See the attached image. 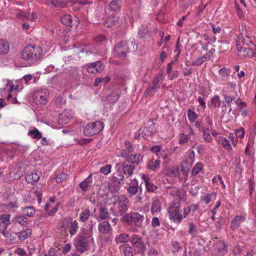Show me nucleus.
Listing matches in <instances>:
<instances>
[{
    "mask_svg": "<svg viewBox=\"0 0 256 256\" xmlns=\"http://www.w3.org/2000/svg\"><path fill=\"white\" fill-rule=\"evenodd\" d=\"M16 16L18 19L24 20H28L30 16V12H26L24 11L20 10L16 14Z\"/></svg>",
    "mask_w": 256,
    "mask_h": 256,
    "instance_id": "41",
    "label": "nucleus"
},
{
    "mask_svg": "<svg viewBox=\"0 0 256 256\" xmlns=\"http://www.w3.org/2000/svg\"><path fill=\"white\" fill-rule=\"evenodd\" d=\"M228 138L234 146H236L237 145L238 142V138L234 133H230L228 136Z\"/></svg>",
    "mask_w": 256,
    "mask_h": 256,
    "instance_id": "52",
    "label": "nucleus"
},
{
    "mask_svg": "<svg viewBox=\"0 0 256 256\" xmlns=\"http://www.w3.org/2000/svg\"><path fill=\"white\" fill-rule=\"evenodd\" d=\"M227 252V247L224 242H218L214 246L213 252L218 256H223Z\"/></svg>",
    "mask_w": 256,
    "mask_h": 256,
    "instance_id": "13",
    "label": "nucleus"
},
{
    "mask_svg": "<svg viewBox=\"0 0 256 256\" xmlns=\"http://www.w3.org/2000/svg\"><path fill=\"white\" fill-rule=\"evenodd\" d=\"M78 228V224L76 220H73L70 218L64 220L60 226V230L62 232L66 233L68 231L71 236L76 234Z\"/></svg>",
    "mask_w": 256,
    "mask_h": 256,
    "instance_id": "4",
    "label": "nucleus"
},
{
    "mask_svg": "<svg viewBox=\"0 0 256 256\" xmlns=\"http://www.w3.org/2000/svg\"><path fill=\"white\" fill-rule=\"evenodd\" d=\"M68 175L64 172H60L56 176V181L58 183H60L63 180H66Z\"/></svg>",
    "mask_w": 256,
    "mask_h": 256,
    "instance_id": "55",
    "label": "nucleus"
},
{
    "mask_svg": "<svg viewBox=\"0 0 256 256\" xmlns=\"http://www.w3.org/2000/svg\"><path fill=\"white\" fill-rule=\"evenodd\" d=\"M49 92L46 89L38 90L33 94L34 102L37 104H44L48 102Z\"/></svg>",
    "mask_w": 256,
    "mask_h": 256,
    "instance_id": "8",
    "label": "nucleus"
},
{
    "mask_svg": "<svg viewBox=\"0 0 256 256\" xmlns=\"http://www.w3.org/2000/svg\"><path fill=\"white\" fill-rule=\"evenodd\" d=\"M18 238L21 240H24L29 237L32 234V230L27 228L16 234Z\"/></svg>",
    "mask_w": 256,
    "mask_h": 256,
    "instance_id": "37",
    "label": "nucleus"
},
{
    "mask_svg": "<svg viewBox=\"0 0 256 256\" xmlns=\"http://www.w3.org/2000/svg\"><path fill=\"white\" fill-rule=\"evenodd\" d=\"M138 34L140 37L146 38L147 35L149 36V31L147 28H142L139 30Z\"/></svg>",
    "mask_w": 256,
    "mask_h": 256,
    "instance_id": "61",
    "label": "nucleus"
},
{
    "mask_svg": "<svg viewBox=\"0 0 256 256\" xmlns=\"http://www.w3.org/2000/svg\"><path fill=\"white\" fill-rule=\"evenodd\" d=\"M96 72H100L104 69V65L100 62L97 61L94 62Z\"/></svg>",
    "mask_w": 256,
    "mask_h": 256,
    "instance_id": "62",
    "label": "nucleus"
},
{
    "mask_svg": "<svg viewBox=\"0 0 256 256\" xmlns=\"http://www.w3.org/2000/svg\"><path fill=\"white\" fill-rule=\"evenodd\" d=\"M123 221L127 224H134L138 226V224H140L144 220V216L138 212H132L126 214L122 218Z\"/></svg>",
    "mask_w": 256,
    "mask_h": 256,
    "instance_id": "7",
    "label": "nucleus"
},
{
    "mask_svg": "<svg viewBox=\"0 0 256 256\" xmlns=\"http://www.w3.org/2000/svg\"><path fill=\"white\" fill-rule=\"evenodd\" d=\"M218 74L224 80H226L229 76L230 71L226 68H222L219 70Z\"/></svg>",
    "mask_w": 256,
    "mask_h": 256,
    "instance_id": "51",
    "label": "nucleus"
},
{
    "mask_svg": "<svg viewBox=\"0 0 256 256\" xmlns=\"http://www.w3.org/2000/svg\"><path fill=\"white\" fill-rule=\"evenodd\" d=\"M43 256H61L60 254L54 248H50L48 254H45Z\"/></svg>",
    "mask_w": 256,
    "mask_h": 256,
    "instance_id": "63",
    "label": "nucleus"
},
{
    "mask_svg": "<svg viewBox=\"0 0 256 256\" xmlns=\"http://www.w3.org/2000/svg\"><path fill=\"white\" fill-rule=\"evenodd\" d=\"M14 252L20 256H28L26 250L22 248H18L14 250Z\"/></svg>",
    "mask_w": 256,
    "mask_h": 256,
    "instance_id": "64",
    "label": "nucleus"
},
{
    "mask_svg": "<svg viewBox=\"0 0 256 256\" xmlns=\"http://www.w3.org/2000/svg\"><path fill=\"white\" fill-rule=\"evenodd\" d=\"M163 77L162 73L159 72L156 75L151 86L147 88L145 92L146 96L150 94H154L160 88L163 81Z\"/></svg>",
    "mask_w": 256,
    "mask_h": 256,
    "instance_id": "6",
    "label": "nucleus"
},
{
    "mask_svg": "<svg viewBox=\"0 0 256 256\" xmlns=\"http://www.w3.org/2000/svg\"><path fill=\"white\" fill-rule=\"evenodd\" d=\"M112 166L110 164H106L104 166L100 168V172L104 175H108L111 172Z\"/></svg>",
    "mask_w": 256,
    "mask_h": 256,
    "instance_id": "57",
    "label": "nucleus"
},
{
    "mask_svg": "<svg viewBox=\"0 0 256 256\" xmlns=\"http://www.w3.org/2000/svg\"><path fill=\"white\" fill-rule=\"evenodd\" d=\"M14 220L16 222L22 226H26L28 224V218L22 215H16Z\"/></svg>",
    "mask_w": 256,
    "mask_h": 256,
    "instance_id": "35",
    "label": "nucleus"
},
{
    "mask_svg": "<svg viewBox=\"0 0 256 256\" xmlns=\"http://www.w3.org/2000/svg\"><path fill=\"white\" fill-rule=\"evenodd\" d=\"M92 182V174L88 176L80 184V188L84 192L86 191Z\"/></svg>",
    "mask_w": 256,
    "mask_h": 256,
    "instance_id": "24",
    "label": "nucleus"
},
{
    "mask_svg": "<svg viewBox=\"0 0 256 256\" xmlns=\"http://www.w3.org/2000/svg\"><path fill=\"white\" fill-rule=\"evenodd\" d=\"M245 220L246 216L244 215L236 216L230 222V228L234 231L237 230Z\"/></svg>",
    "mask_w": 256,
    "mask_h": 256,
    "instance_id": "16",
    "label": "nucleus"
},
{
    "mask_svg": "<svg viewBox=\"0 0 256 256\" xmlns=\"http://www.w3.org/2000/svg\"><path fill=\"white\" fill-rule=\"evenodd\" d=\"M180 170L178 166L168 168L166 170V175L170 177H176L179 176Z\"/></svg>",
    "mask_w": 256,
    "mask_h": 256,
    "instance_id": "32",
    "label": "nucleus"
},
{
    "mask_svg": "<svg viewBox=\"0 0 256 256\" xmlns=\"http://www.w3.org/2000/svg\"><path fill=\"white\" fill-rule=\"evenodd\" d=\"M50 3L56 8H65L67 4L65 2L56 0H52Z\"/></svg>",
    "mask_w": 256,
    "mask_h": 256,
    "instance_id": "50",
    "label": "nucleus"
},
{
    "mask_svg": "<svg viewBox=\"0 0 256 256\" xmlns=\"http://www.w3.org/2000/svg\"><path fill=\"white\" fill-rule=\"evenodd\" d=\"M9 44L4 40H0V55L6 54L9 51Z\"/></svg>",
    "mask_w": 256,
    "mask_h": 256,
    "instance_id": "31",
    "label": "nucleus"
},
{
    "mask_svg": "<svg viewBox=\"0 0 256 256\" xmlns=\"http://www.w3.org/2000/svg\"><path fill=\"white\" fill-rule=\"evenodd\" d=\"M172 252H177L182 249V247L180 246V243L178 242L174 241L172 242Z\"/></svg>",
    "mask_w": 256,
    "mask_h": 256,
    "instance_id": "59",
    "label": "nucleus"
},
{
    "mask_svg": "<svg viewBox=\"0 0 256 256\" xmlns=\"http://www.w3.org/2000/svg\"><path fill=\"white\" fill-rule=\"evenodd\" d=\"M128 191L130 197L136 195V194L138 192V185L130 186L128 188Z\"/></svg>",
    "mask_w": 256,
    "mask_h": 256,
    "instance_id": "54",
    "label": "nucleus"
},
{
    "mask_svg": "<svg viewBox=\"0 0 256 256\" xmlns=\"http://www.w3.org/2000/svg\"><path fill=\"white\" fill-rule=\"evenodd\" d=\"M110 217V214L106 208L104 206H100L99 208L98 216L96 218V220L100 222L101 220L108 219Z\"/></svg>",
    "mask_w": 256,
    "mask_h": 256,
    "instance_id": "22",
    "label": "nucleus"
},
{
    "mask_svg": "<svg viewBox=\"0 0 256 256\" xmlns=\"http://www.w3.org/2000/svg\"><path fill=\"white\" fill-rule=\"evenodd\" d=\"M104 128V122L96 121L88 124L84 129V134L87 136L97 134L102 131Z\"/></svg>",
    "mask_w": 256,
    "mask_h": 256,
    "instance_id": "5",
    "label": "nucleus"
},
{
    "mask_svg": "<svg viewBox=\"0 0 256 256\" xmlns=\"http://www.w3.org/2000/svg\"><path fill=\"white\" fill-rule=\"evenodd\" d=\"M187 114L188 119L190 122H196V118H198V115L190 109H188V110Z\"/></svg>",
    "mask_w": 256,
    "mask_h": 256,
    "instance_id": "48",
    "label": "nucleus"
},
{
    "mask_svg": "<svg viewBox=\"0 0 256 256\" xmlns=\"http://www.w3.org/2000/svg\"><path fill=\"white\" fill-rule=\"evenodd\" d=\"M118 22V18L114 17H110L104 22V25L106 27H112L116 25Z\"/></svg>",
    "mask_w": 256,
    "mask_h": 256,
    "instance_id": "42",
    "label": "nucleus"
},
{
    "mask_svg": "<svg viewBox=\"0 0 256 256\" xmlns=\"http://www.w3.org/2000/svg\"><path fill=\"white\" fill-rule=\"evenodd\" d=\"M123 254L124 256H133L134 252L132 250V248L130 246L127 245L124 249Z\"/></svg>",
    "mask_w": 256,
    "mask_h": 256,
    "instance_id": "53",
    "label": "nucleus"
},
{
    "mask_svg": "<svg viewBox=\"0 0 256 256\" xmlns=\"http://www.w3.org/2000/svg\"><path fill=\"white\" fill-rule=\"evenodd\" d=\"M129 200L124 195L118 196L117 204L119 212L122 214L128 210Z\"/></svg>",
    "mask_w": 256,
    "mask_h": 256,
    "instance_id": "11",
    "label": "nucleus"
},
{
    "mask_svg": "<svg viewBox=\"0 0 256 256\" xmlns=\"http://www.w3.org/2000/svg\"><path fill=\"white\" fill-rule=\"evenodd\" d=\"M92 214L88 208L83 209L79 216V220L80 222H85L92 216Z\"/></svg>",
    "mask_w": 256,
    "mask_h": 256,
    "instance_id": "25",
    "label": "nucleus"
},
{
    "mask_svg": "<svg viewBox=\"0 0 256 256\" xmlns=\"http://www.w3.org/2000/svg\"><path fill=\"white\" fill-rule=\"evenodd\" d=\"M72 114L70 112L66 110L63 111L59 114L58 120V123L60 124H66L69 122L72 118Z\"/></svg>",
    "mask_w": 256,
    "mask_h": 256,
    "instance_id": "18",
    "label": "nucleus"
},
{
    "mask_svg": "<svg viewBox=\"0 0 256 256\" xmlns=\"http://www.w3.org/2000/svg\"><path fill=\"white\" fill-rule=\"evenodd\" d=\"M237 48L242 56L252 57L254 55L253 50L249 48L239 47L238 45H237Z\"/></svg>",
    "mask_w": 256,
    "mask_h": 256,
    "instance_id": "27",
    "label": "nucleus"
},
{
    "mask_svg": "<svg viewBox=\"0 0 256 256\" xmlns=\"http://www.w3.org/2000/svg\"><path fill=\"white\" fill-rule=\"evenodd\" d=\"M42 56V48L40 46L29 44L21 52V58L29 63L34 64L40 60Z\"/></svg>",
    "mask_w": 256,
    "mask_h": 256,
    "instance_id": "1",
    "label": "nucleus"
},
{
    "mask_svg": "<svg viewBox=\"0 0 256 256\" xmlns=\"http://www.w3.org/2000/svg\"><path fill=\"white\" fill-rule=\"evenodd\" d=\"M180 200L176 199L174 200L168 207L169 218L173 222L176 224H179L182 220V216L180 211Z\"/></svg>",
    "mask_w": 256,
    "mask_h": 256,
    "instance_id": "2",
    "label": "nucleus"
},
{
    "mask_svg": "<svg viewBox=\"0 0 256 256\" xmlns=\"http://www.w3.org/2000/svg\"><path fill=\"white\" fill-rule=\"evenodd\" d=\"M114 240L118 244L126 243L130 240V237L129 234L124 232L116 236Z\"/></svg>",
    "mask_w": 256,
    "mask_h": 256,
    "instance_id": "26",
    "label": "nucleus"
},
{
    "mask_svg": "<svg viewBox=\"0 0 256 256\" xmlns=\"http://www.w3.org/2000/svg\"><path fill=\"white\" fill-rule=\"evenodd\" d=\"M188 232L192 238H194L198 234L197 226L193 222H190L188 224Z\"/></svg>",
    "mask_w": 256,
    "mask_h": 256,
    "instance_id": "40",
    "label": "nucleus"
},
{
    "mask_svg": "<svg viewBox=\"0 0 256 256\" xmlns=\"http://www.w3.org/2000/svg\"><path fill=\"white\" fill-rule=\"evenodd\" d=\"M142 178L144 182L146 189L148 192H154L157 188L156 186L152 182L148 176L142 174Z\"/></svg>",
    "mask_w": 256,
    "mask_h": 256,
    "instance_id": "19",
    "label": "nucleus"
},
{
    "mask_svg": "<svg viewBox=\"0 0 256 256\" xmlns=\"http://www.w3.org/2000/svg\"><path fill=\"white\" fill-rule=\"evenodd\" d=\"M118 98L119 95L118 92H112L107 96L106 98L109 102L114 104L118 100Z\"/></svg>",
    "mask_w": 256,
    "mask_h": 256,
    "instance_id": "45",
    "label": "nucleus"
},
{
    "mask_svg": "<svg viewBox=\"0 0 256 256\" xmlns=\"http://www.w3.org/2000/svg\"><path fill=\"white\" fill-rule=\"evenodd\" d=\"M28 135L32 139L39 140L42 137V132L38 128H34L28 130Z\"/></svg>",
    "mask_w": 256,
    "mask_h": 256,
    "instance_id": "28",
    "label": "nucleus"
},
{
    "mask_svg": "<svg viewBox=\"0 0 256 256\" xmlns=\"http://www.w3.org/2000/svg\"><path fill=\"white\" fill-rule=\"evenodd\" d=\"M130 241L132 245L142 250L146 248V246L142 240V238L139 235L136 234H132L130 238Z\"/></svg>",
    "mask_w": 256,
    "mask_h": 256,
    "instance_id": "14",
    "label": "nucleus"
},
{
    "mask_svg": "<svg viewBox=\"0 0 256 256\" xmlns=\"http://www.w3.org/2000/svg\"><path fill=\"white\" fill-rule=\"evenodd\" d=\"M161 210V203L160 198L158 197L153 199L151 207V212L152 214L154 213L159 212Z\"/></svg>",
    "mask_w": 256,
    "mask_h": 256,
    "instance_id": "23",
    "label": "nucleus"
},
{
    "mask_svg": "<svg viewBox=\"0 0 256 256\" xmlns=\"http://www.w3.org/2000/svg\"><path fill=\"white\" fill-rule=\"evenodd\" d=\"M130 43L132 44V41L128 42L122 41L118 44L113 50L114 55L118 58H125L126 53L129 51L128 45Z\"/></svg>",
    "mask_w": 256,
    "mask_h": 256,
    "instance_id": "9",
    "label": "nucleus"
},
{
    "mask_svg": "<svg viewBox=\"0 0 256 256\" xmlns=\"http://www.w3.org/2000/svg\"><path fill=\"white\" fill-rule=\"evenodd\" d=\"M150 150L153 153L155 154L158 159L160 157L163 156V154L165 152V150L162 148L160 146H154L150 148Z\"/></svg>",
    "mask_w": 256,
    "mask_h": 256,
    "instance_id": "36",
    "label": "nucleus"
},
{
    "mask_svg": "<svg viewBox=\"0 0 256 256\" xmlns=\"http://www.w3.org/2000/svg\"><path fill=\"white\" fill-rule=\"evenodd\" d=\"M91 226L90 228V233L85 236H78L76 240L75 246L76 250L80 253H83L88 250L90 244L93 242V238L92 235Z\"/></svg>",
    "mask_w": 256,
    "mask_h": 256,
    "instance_id": "3",
    "label": "nucleus"
},
{
    "mask_svg": "<svg viewBox=\"0 0 256 256\" xmlns=\"http://www.w3.org/2000/svg\"><path fill=\"white\" fill-rule=\"evenodd\" d=\"M80 70L76 68H72L70 71V76L72 78H77L80 74Z\"/></svg>",
    "mask_w": 256,
    "mask_h": 256,
    "instance_id": "60",
    "label": "nucleus"
},
{
    "mask_svg": "<svg viewBox=\"0 0 256 256\" xmlns=\"http://www.w3.org/2000/svg\"><path fill=\"white\" fill-rule=\"evenodd\" d=\"M40 178L39 175L36 172H32L26 175V180L28 183L34 184Z\"/></svg>",
    "mask_w": 256,
    "mask_h": 256,
    "instance_id": "29",
    "label": "nucleus"
},
{
    "mask_svg": "<svg viewBox=\"0 0 256 256\" xmlns=\"http://www.w3.org/2000/svg\"><path fill=\"white\" fill-rule=\"evenodd\" d=\"M119 178L112 176L109 182V188L110 190L114 192H117L120 188V182L124 179V176L120 174H118Z\"/></svg>",
    "mask_w": 256,
    "mask_h": 256,
    "instance_id": "12",
    "label": "nucleus"
},
{
    "mask_svg": "<svg viewBox=\"0 0 256 256\" xmlns=\"http://www.w3.org/2000/svg\"><path fill=\"white\" fill-rule=\"evenodd\" d=\"M203 169V165L201 162L196 163L194 166L192 172V175L195 176L198 174Z\"/></svg>",
    "mask_w": 256,
    "mask_h": 256,
    "instance_id": "46",
    "label": "nucleus"
},
{
    "mask_svg": "<svg viewBox=\"0 0 256 256\" xmlns=\"http://www.w3.org/2000/svg\"><path fill=\"white\" fill-rule=\"evenodd\" d=\"M144 155L140 154H132L128 158L126 162L133 164L137 166L142 162Z\"/></svg>",
    "mask_w": 256,
    "mask_h": 256,
    "instance_id": "17",
    "label": "nucleus"
},
{
    "mask_svg": "<svg viewBox=\"0 0 256 256\" xmlns=\"http://www.w3.org/2000/svg\"><path fill=\"white\" fill-rule=\"evenodd\" d=\"M98 230L100 233L106 234L112 231V228L108 222L104 221L98 224Z\"/></svg>",
    "mask_w": 256,
    "mask_h": 256,
    "instance_id": "21",
    "label": "nucleus"
},
{
    "mask_svg": "<svg viewBox=\"0 0 256 256\" xmlns=\"http://www.w3.org/2000/svg\"><path fill=\"white\" fill-rule=\"evenodd\" d=\"M216 193L212 192L204 195L201 198L200 200L206 204H209L211 201L214 200L216 198Z\"/></svg>",
    "mask_w": 256,
    "mask_h": 256,
    "instance_id": "30",
    "label": "nucleus"
},
{
    "mask_svg": "<svg viewBox=\"0 0 256 256\" xmlns=\"http://www.w3.org/2000/svg\"><path fill=\"white\" fill-rule=\"evenodd\" d=\"M216 142L225 149L228 152H232V144L228 138L222 136H218L216 138Z\"/></svg>",
    "mask_w": 256,
    "mask_h": 256,
    "instance_id": "15",
    "label": "nucleus"
},
{
    "mask_svg": "<svg viewBox=\"0 0 256 256\" xmlns=\"http://www.w3.org/2000/svg\"><path fill=\"white\" fill-rule=\"evenodd\" d=\"M22 212L24 215L29 217H33L36 213L34 208L32 206H28L22 208Z\"/></svg>",
    "mask_w": 256,
    "mask_h": 256,
    "instance_id": "33",
    "label": "nucleus"
},
{
    "mask_svg": "<svg viewBox=\"0 0 256 256\" xmlns=\"http://www.w3.org/2000/svg\"><path fill=\"white\" fill-rule=\"evenodd\" d=\"M114 168L118 172L120 173L122 172L124 174L128 175V176H132L133 174L135 166L122 162L116 164Z\"/></svg>",
    "mask_w": 256,
    "mask_h": 256,
    "instance_id": "10",
    "label": "nucleus"
},
{
    "mask_svg": "<svg viewBox=\"0 0 256 256\" xmlns=\"http://www.w3.org/2000/svg\"><path fill=\"white\" fill-rule=\"evenodd\" d=\"M10 214H1L0 216V220L1 221L0 224L7 228L10 224Z\"/></svg>",
    "mask_w": 256,
    "mask_h": 256,
    "instance_id": "34",
    "label": "nucleus"
},
{
    "mask_svg": "<svg viewBox=\"0 0 256 256\" xmlns=\"http://www.w3.org/2000/svg\"><path fill=\"white\" fill-rule=\"evenodd\" d=\"M61 22L68 26H72V20L71 16L70 14H65L60 18Z\"/></svg>",
    "mask_w": 256,
    "mask_h": 256,
    "instance_id": "39",
    "label": "nucleus"
},
{
    "mask_svg": "<svg viewBox=\"0 0 256 256\" xmlns=\"http://www.w3.org/2000/svg\"><path fill=\"white\" fill-rule=\"evenodd\" d=\"M160 161L159 159L152 158L149 159L146 164V168L152 171H156L160 167Z\"/></svg>",
    "mask_w": 256,
    "mask_h": 256,
    "instance_id": "20",
    "label": "nucleus"
},
{
    "mask_svg": "<svg viewBox=\"0 0 256 256\" xmlns=\"http://www.w3.org/2000/svg\"><path fill=\"white\" fill-rule=\"evenodd\" d=\"M211 104L214 108H219L221 105V101L218 95L214 96L211 100Z\"/></svg>",
    "mask_w": 256,
    "mask_h": 256,
    "instance_id": "49",
    "label": "nucleus"
},
{
    "mask_svg": "<svg viewBox=\"0 0 256 256\" xmlns=\"http://www.w3.org/2000/svg\"><path fill=\"white\" fill-rule=\"evenodd\" d=\"M202 136L204 139V140L208 142H212V138L210 134V130L208 129V128H206L204 127L202 128Z\"/></svg>",
    "mask_w": 256,
    "mask_h": 256,
    "instance_id": "43",
    "label": "nucleus"
},
{
    "mask_svg": "<svg viewBox=\"0 0 256 256\" xmlns=\"http://www.w3.org/2000/svg\"><path fill=\"white\" fill-rule=\"evenodd\" d=\"M236 104L239 107L240 110L242 112V116H246L248 114V109L246 108V104L243 102H236Z\"/></svg>",
    "mask_w": 256,
    "mask_h": 256,
    "instance_id": "44",
    "label": "nucleus"
},
{
    "mask_svg": "<svg viewBox=\"0 0 256 256\" xmlns=\"http://www.w3.org/2000/svg\"><path fill=\"white\" fill-rule=\"evenodd\" d=\"M190 137L186 134H185L184 132H181L178 134V144H182L187 142Z\"/></svg>",
    "mask_w": 256,
    "mask_h": 256,
    "instance_id": "47",
    "label": "nucleus"
},
{
    "mask_svg": "<svg viewBox=\"0 0 256 256\" xmlns=\"http://www.w3.org/2000/svg\"><path fill=\"white\" fill-rule=\"evenodd\" d=\"M109 7L111 11H119L121 7V2L119 0H113L110 3Z\"/></svg>",
    "mask_w": 256,
    "mask_h": 256,
    "instance_id": "38",
    "label": "nucleus"
},
{
    "mask_svg": "<svg viewBox=\"0 0 256 256\" xmlns=\"http://www.w3.org/2000/svg\"><path fill=\"white\" fill-rule=\"evenodd\" d=\"M234 134L238 138L242 139L244 138L245 131L243 128H239L235 130Z\"/></svg>",
    "mask_w": 256,
    "mask_h": 256,
    "instance_id": "56",
    "label": "nucleus"
},
{
    "mask_svg": "<svg viewBox=\"0 0 256 256\" xmlns=\"http://www.w3.org/2000/svg\"><path fill=\"white\" fill-rule=\"evenodd\" d=\"M59 205V203L57 202L56 204L50 206L48 209V211H46L49 215H53L58 210V206Z\"/></svg>",
    "mask_w": 256,
    "mask_h": 256,
    "instance_id": "58",
    "label": "nucleus"
}]
</instances>
